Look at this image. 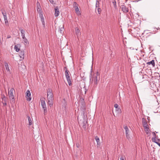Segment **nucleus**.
I'll use <instances>...</instances> for the list:
<instances>
[{
  "label": "nucleus",
  "mask_w": 160,
  "mask_h": 160,
  "mask_svg": "<svg viewBox=\"0 0 160 160\" xmlns=\"http://www.w3.org/2000/svg\"><path fill=\"white\" fill-rule=\"evenodd\" d=\"M40 17L41 18V21L42 22H43L44 21V19L43 17L42 12H40Z\"/></svg>",
  "instance_id": "obj_28"
},
{
  "label": "nucleus",
  "mask_w": 160,
  "mask_h": 160,
  "mask_svg": "<svg viewBox=\"0 0 160 160\" xmlns=\"http://www.w3.org/2000/svg\"><path fill=\"white\" fill-rule=\"evenodd\" d=\"M79 103H81L83 106H84L85 105L84 99L82 98H80L79 100Z\"/></svg>",
  "instance_id": "obj_16"
},
{
  "label": "nucleus",
  "mask_w": 160,
  "mask_h": 160,
  "mask_svg": "<svg viewBox=\"0 0 160 160\" xmlns=\"http://www.w3.org/2000/svg\"><path fill=\"white\" fill-rule=\"evenodd\" d=\"M27 118L28 121L29 125H31L32 124L33 122H32V120L31 118L29 116H27Z\"/></svg>",
  "instance_id": "obj_20"
},
{
  "label": "nucleus",
  "mask_w": 160,
  "mask_h": 160,
  "mask_svg": "<svg viewBox=\"0 0 160 160\" xmlns=\"http://www.w3.org/2000/svg\"><path fill=\"white\" fill-rule=\"evenodd\" d=\"M44 111V113L45 114L47 112V108H43Z\"/></svg>",
  "instance_id": "obj_33"
},
{
  "label": "nucleus",
  "mask_w": 160,
  "mask_h": 160,
  "mask_svg": "<svg viewBox=\"0 0 160 160\" xmlns=\"http://www.w3.org/2000/svg\"><path fill=\"white\" fill-rule=\"evenodd\" d=\"M73 5L76 12L78 14H80L78 4L76 2H74Z\"/></svg>",
  "instance_id": "obj_6"
},
{
  "label": "nucleus",
  "mask_w": 160,
  "mask_h": 160,
  "mask_svg": "<svg viewBox=\"0 0 160 160\" xmlns=\"http://www.w3.org/2000/svg\"><path fill=\"white\" fill-rule=\"evenodd\" d=\"M95 139L97 142V144L99 145L100 144V140L99 138L97 136L95 137Z\"/></svg>",
  "instance_id": "obj_23"
},
{
  "label": "nucleus",
  "mask_w": 160,
  "mask_h": 160,
  "mask_svg": "<svg viewBox=\"0 0 160 160\" xmlns=\"http://www.w3.org/2000/svg\"><path fill=\"white\" fill-rule=\"evenodd\" d=\"M121 9L124 13H127L128 11V8L124 5L121 6Z\"/></svg>",
  "instance_id": "obj_10"
},
{
  "label": "nucleus",
  "mask_w": 160,
  "mask_h": 160,
  "mask_svg": "<svg viewBox=\"0 0 160 160\" xmlns=\"http://www.w3.org/2000/svg\"><path fill=\"white\" fill-rule=\"evenodd\" d=\"M63 29H64V28H63V26L62 27L59 29V32L61 33V34H62V32H63Z\"/></svg>",
  "instance_id": "obj_31"
},
{
  "label": "nucleus",
  "mask_w": 160,
  "mask_h": 160,
  "mask_svg": "<svg viewBox=\"0 0 160 160\" xmlns=\"http://www.w3.org/2000/svg\"><path fill=\"white\" fill-rule=\"evenodd\" d=\"M50 2L51 3H52L53 2V0H49Z\"/></svg>",
  "instance_id": "obj_39"
},
{
  "label": "nucleus",
  "mask_w": 160,
  "mask_h": 160,
  "mask_svg": "<svg viewBox=\"0 0 160 160\" xmlns=\"http://www.w3.org/2000/svg\"><path fill=\"white\" fill-rule=\"evenodd\" d=\"M75 34L76 35L77 38H78L81 35V32L79 28L78 27H76L75 28Z\"/></svg>",
  "instance_id": "obj_9"
},
{
  "label": "nucleus",
  "mask_w": 160,
  "mask_h": 160,
  "mask_svg": "<svg viewBox=\"0 0 160 160\" xmlns=\"http://www.w3.org/2000/svg\"><path fill=\"white\" fill-rule=\"evenodd\" d=\"M157 30H160V28L158 27V28H157Z\"/></svg>",
  "instance_id": "obj_41"
},
{
  "label": "nucleus",
  "mask_w": 160,
  "mask_h": 160,
  "mask_svg": "<svg viewBox=\"0 0 160 160\" xmlns=\"http://www.w3.org/2000/svg\"><path fill=\"white\" fill-rule=\"evenodd\" d=\"M99 76V73L98 72L96 73V76H95L94 78V83L95 84L97 85L98 83V76Z\"/></svg>",
  "instance_id": "obj_12"
},
{
  "label": "nucleus",
  "mask_w": 160,
  "mask_h": 160,
  "mask_svg": "<svg viewBox=\"0 0 160 160\" xmlns=\"http://www.w3.org/2000/svg\"><path fill=\"white\" fill-rule=\"evenodd\" d=\"M101 0H96V3L95 5V7L96 8H99L100 7V2L101 1Z\"/></svg>",
  "instance_id": "obj_19"
},
{
  "label": "nucleus",
  "mask_w": 160,
  "mask_h": 160,
  "mask_svg": "<svg viewBox=\"0 0 160 160\" xmlns=\"http://www.w3.org/2000/svg\"><path fill=\"white\" fill-rule=\"evenodd\" d=\"M83 120L82 122V127L84 128H86V125L87 123V119L85 117V116H84Z\"/></svg>",
  "instance_id": "obj_11"
},
{
  "label": "nucleus",
  "mask_w": 160,
  "mask_h": 160,
  "mask_svg": "<svg viewBox=\"0 0 160 160\" xmlns=\"http://www.w3.org/2000/svg\"><path fill=\"white\" fill-rule=\"evenodd\" d=\"M154 142L156 143H157L158 145V146L160 147V143L157 142Z\"/></svg>",
  "instance_id": "obj_38"
},
{
  "label": "nucleus",
  "mask_w": 160,
  "mask_h": 160,
  "mask_svg": "<svg viewBox=\"0 0 160 160\" xmlns=\"http://www.w3.org/2000/svg\"><path fill=\"white\" fill-rule=\"evenodd\" d=\"M48 103L50 107L52 106L53 105V95L52 90L50 88H48L47 91Z\"/></svg>",
  "instance_id": "obj_1"
},
{
  "label": "nucleus",
  "mask_w": 160,
  "mask_h": 160,
  "mask_svg": "<svg viewBox=\"0 0 160 160\" xmlns=\"http://www.w3.org/2000/svg\"><path fill=\"white\" fill-rule=\"evenodd\" d=\"M1 11H2V13L3 16L5 23V24H7L8 22L7 16V13L4 10L2 9Z\"/></svg>",
  "instance_id": "obj_3"
},
{
  "label": "nucleus",
  "mask_w": 160,
  "mask_h": 160,
  "mask_svg": "<svg viewBox=\"0 0 160 160\" xmlns=\"http://www.w3.org/2000/svg\"><path fill=\"white\" fill-rule=\"evenodd\" d=\"M21 35L22 37V39H24L25 38V31L23 29H21Z\"/></svg>",
  "instance_id": "obj_18"
},
{
  "label": "nucleus",
  "mask_w": 160,
  "mask_h": 160,
  "mask_svg": "<svg viewBox=\"0 0 160 160\" xmlns=\"http://www.w3.org/2000/svg\"><path fill=\"white\" fill-rule=\"evenodd\" d=\"M76 146L78 148L80 147V145L79 143H77L76 144Z\"/></svg>",
  "instance_id": "obj_35"
},
{
  "label": "nucleus",
  "mask_w": 160,
  "mask_h": 160,
  "mask_svg": "<svg viewBox=\"0 0 160 160\" xmlns=\"http://www.w3.org/2000/svg\"><path fill=\"white\" fill-rule=\"evenodd\" d=\"M142 125L144 128H147V127H148L147 122L143 118L142 119Z\"/></svg>",
  "instance_id": "obj_14"
},
{
  "label": "nucleus",
  "mask_w": 160,
  "mask_h": 160,
  "mask_svg": "<svg viewBox=\"0 0 160 160\" xmlns=\"http://www.w3.org/2000/svg\"><path fill=\"white\" fill-rule=\"evenodd\" d=\"M152 134H153V135L154 136V138L155 139L156 138V133L154 132H152Z\"/></svg>",
  "instance_id": "obj_34"
},
{
  "label": "nucleus",
  "mask_w": 160,
  "mask_h": 160,
  "mask_svg": "<svg viewBox=\"0 0 160 160\" xmlns=\"http://www.w3.org/2000/svg\"><path fill=\"white\" fill-rule=\"evenodd\" d=\"M27 100L30 101L31 99V94L30 91L28 90L26 92V96Z\"/></svg>",
  "instance_id": "obj_7"
},
{
  "label": "nucleus",
  "mask_w": 160,
  "mask_h": 160,
  "mask_svg": "<svg viewBox=\"0 0 160 160\" xmlns=\"http://www.w3.org/2000/svg\"><path fill=\"white\" fill-rule=\"evenodd\" d=\"M147 64H148V65H150L151 64L153 67H154L155 66L154 61L153 60H152L151 61L147 62Z\"/></svg>",
  "instance_id": "obj_22"
},
{
  "label": "nucleus",
  "mask_w": 160,
  "mask_h": 160,
  "mask_svg": "<svg viewBox=\"0 0 160 160\" xmlns=\"http://www.w3.org/2000/svg\"><path fill=\"white\" fill-rule=\"evenodd\" d=\"M97 10H98V13L99 14H100L101 13V9L99 7V8H98Z\"/></svg>",
  "instance_id": "obj_32"
},
{
  "label": "nucleus",
  "mask_w": 160,
  "mask_h": 160,
  "mask_svg": "<svg viewBox=\"0 0 160 160\" xmlns=\"http://www.w3.org/2000/svg\"><path fill=\"white\" fill-rule=\"evenodd\" d=\"M125 134L128 140H129L131 138L130 137L129 134V132L125 133Z\"/></svg>",
  "instance_id": "obj_29"
},
{
  "label": "nucleus",
  "mask_w": 160,
  "mask_h": 160,
  "mask_svg": "<svg viewBox=\"0 0 160 160\" xmlns=\"http://www.w3.org/2000/svg\"><path fill=\"white\" fill-rule=\"evenodd\" d=\"M64 69H65V70H66L67 69H68L67 67H65L64 68Z\"/></svg>",
  "instance_id": "obj_43"
},
{
  "label": "nucleus",
  "mask_w": 160,
  "mask_h": 160,
  "mask_svg": "<svg viewBox=\"0 0 160 160\" xmlns=\"http://www.w3.org/2000/svg\"><path fill=\"white\" fill-rule=\"evenodd\" d=\"M5 65L6 69L7 71H10V69L8 67V64L7 62H5Z\"/></svg>",
  "instance_id": "obj_24"
},
{
  "label": "nucleus",
  "mask_w": 160,
  "mask_h": 160,
  "mask_svg": "<svg viewBox=\"0 0 160 160\" xmlns=\"http://www.w3.org/2000/svg\"><path fill=\"white\" fill-rule=\"evenodd\" d=\"M14 91L13 88H12L8 91L9 97L10 99H13L14 98L13 94V91Z\"/></svg>",
  "instance_id": "obj_4"
},
{
  "label": "nucleus",
  "mask_w": 160,
  "mask_h": 160,
  "mask_svg": "<svg viewBox=\"0 0 160 160\" xmlns=\"http://www.w3.org/2000/svg\"><path fill=\"white\" fill-rule=\"evenodd\" d=\"M144 129L145 132L147 134H148L149 132V128L148 127H147V128H144Z\"/></svg>",
  "instance_id": "obj_30"
},
{
  "label": "nucleus",
  "mask_w": 160,
  "mask_h": 160,
  "mask_svg": "<svg viewBox=\"0 0 160 160\" xmlns=\"http://www.w3.org/2000/svg\"><path fill=\"white\" fill-rule=\"evenodd\" d=\"M112 3L113 4L114 7L115 8H117V5H116V2L115 1V0H112Z\"/></svg>",
  "instance_id": "obj_27"
},
{
  "label": "nucleus",
  "mask_w": 160,
  "mask_h": 160,
  "mask_svg": "<svg viewBox=\"0 0 160 160\" xmlns=\"http://www.w3.org/2000/svg\"><path fill=\"white\" fill-rule=\"evenodd\" d=\"M120 160H124V159L122 157H121L120 158Z\"/></svg>",
  "instance_id": "obj_40"
},
{
  "label": "nucleus",
  "mask_w": 160,
  "mask_h": 160,
  "mask_svg": "<svg viewBox=\"0 0 160 160\" xmlns=\"http://www.w3.org/2000/svg\"><path fill=\"white\" fill-rule=\"evenodd\" d=\"M37 11H40L41 10V9L39 8H37Z\"/></svg>",
  "instance_id": "obj_36"
},
{
  "label": "nucleus",
  "mask_w": 160,
  "mask_h": 160,
  "mask_svg": "<svg viewBox=\"0 0 160 160\" xmlns=\"http://www.w3.org/2000/svg\"><path fill=\"white\" fill-rule=\"evenodd\" d=\"M65 74L69 85L70 86L71 85V81L69 75L70 73L69 72V71L68 70V69H67L66 70H65Z\"/></svg>",
  "instance_id": "obj_2"
},
{
  "label": "nucleus",
  "mask_w": 160,
  "mask_h": 160,
  "mask_svg": "<svg viewBox=\"0 0 160 160\" xmlns=\"http://www.w3.org/2000/svg\"><path fill=\"white\" fill-rule=\"evenodd\" d=\"M77 119L78 120V118L77 117Z\"/></svg>",
  "instance_id": "obj_44"
},
{
  "label": "nucleus",
  "mask_w": 160,
  "mask_h": 160,
  "mask_svg": "<svg viewBox=\"0 0 160 160\" xmlns=\"http://www.w3.org/2000/svg\"><path fill=\"white\" fill-rule=\"evenodd\" d=\"M2 103L3 106H5L7 105L6 102L7 101L8 99L6 97L4 94H2Z\"/></svg>",
  "instance_id": "obj_5"
},
{
  "label": "nucleus",
  "mask_w": 160,
  "mask_h": 160,
  "mask_svg": "<svg viewBox=\"0 0 160 160\" xmlns=\"http://www.w3.org/2000/svg\"><path fill=\"white\" fill-rule=\"evenodd\" d=\"M124 128L125 130V133L129 132V130L127 126H124Z\"/></svg>",
  "instance_id": "obj_26"
},
{
  "label": "nucleus",
  "mask_w": 160,
  "mask_h": 160,
  "mask_svg": "<svg viewBox=\"0 0 160 160\" xmlns=\"http://www.w3.org/2000/svg\"><path fill=\"white\" fill-rule=\"evenodd\" d=\"M40 100L41 101V105L42 108H46V104L45 100L43 99L41 100V99H40Z\"/></svg>",
  "instance_id": "obj_13"
},
{
  "label": "nucleus",
  "mask_w": 160,
  "mask_h": 160,
  "mask_svg": "<svg viewBox=\"0 0 160 160\" xmlns=\"http://www.w3.org/2000/svg\"><path fill=\"white\" fill-rule=\"evenodd\" d=\"M55 13L54 15L55 17H58L60 14V12L59 10V8L58 6H56L55 7Z\"/></svg>",
  "instance_id": "obj_8"
},
{
  "label": "nucleus",
  "mask_w": 160,
  "mask_h": 160,
  "mask_svg": "<svg viewBox=\"0 0 160 160\" xmlns=\"http://www.w3.org/2000/svg\"><path fill=\"white\" fill-rule=\"evenodd\" d=\"M114 107L116 108V109L117 111H118L119 112H121V109L120 108H118V104H115L114 105Z\"/></svg>",
  "instance_id": "obj_21"
},
{
  "label": "nucleus",
  "mask_w": 160,
  "mask_h": 160,
  "mask_svg": "<svg viewBox=\"0 0 160 160\" xmlns=\"http://www.w3.org/2000/svg\"><path fill=\"white\" fill-rule=\"evenodd\" d=\"M42 25H43V27H45V24L44 23V21L43 22H42Z\"/></svg>",
  "instance_id": "obj_37"
},
{
  "label": "nucleus",
  "mask_w": 160,
  "mask_h": 160,
  "mask_svg": "<svg viewBox=\"0 0 160 160\" xmlns=\"http://www.w3.org/2000/svg\"><path fill=\"white\" fill-rule=\"evenodd\" d=\"M24 51L23 50L21 51L19 53V56L21 58L23 59L24 58Z\"/></svg>",
  "instance_id": "obj_17"
},
{
  "label": "nucleus",
  "mask_w": 160,
  "mask_h": 160,
  "mask_svg": "<svg viewBox=\"0 0 160 160\" xmlns=\"http://www.w3.org/2000/svg\"><path fill=\"white\" fill-rule=\"evenodd\" d=\"M23 39V41L24 42V44L25 45H27L28 44H29V42L27 39L25 37V38Z\"/></svg>",
  "instance_id": "obj_25"
},
{
  "label": "nucleus",
  "mask_w": 160,
  "mask_h": 160,
  "mask_svg": "<svg viewBox=\"0 0 160 160\" xmlns=\"http://www.w3.org/2000/svg\"><path fill=\"white\" fill-rule=\"evenodd\" d=\"M20 47L21 45L20 44H17L15 45L14 49L16 52H18L20 50Z\"/></svg>",
  "instance_id": "obj_15"
},
{
  "label": "nucleus",
  "mask_w": 160,
  "mask_h": 160,
  "mask_svg": "<svg viewBox=\"0 0 160 160\" xmlns=\"http://www.w3.org/2000/svg\"><path fill=\"white\" fill-rule=\"evenodd\" d=\"M10 37H11L10 36V35H8V37H7V38H10Z\"/></svg>",
  "instance_id": "obj_42"
}]
</instances>
